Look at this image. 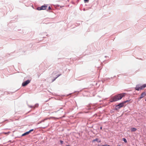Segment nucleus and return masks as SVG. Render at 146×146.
Returning a JSON list of instances; mask_svg holds the SVG:
<instances>
[{"instance_id": "obj_1", "label": "nucleus", "mask_w": 146, "mask_h": 146, "mask_svg": "<svg viewBox=\"0 0 146 146\" xmlns=\"http://www.w3.org/2000/svg\"><path fill=\"white\" fill-rule=\"evenodd\" d=\"M125 93H121L116 95L113 97L111 99L110 102H113L120 100L122 98L125 96L124 94Z\"/></svg>"}, {"instance_id": "obj_2", "label": "nucleus", "mask_w": 146, "mask_h": 146, "mask_svg": "<svg viewBox=\"0 0 146 146\" xmlns=\"http://www.w3.org/2000/svg\"><path fill=\"white\" fill-rule=\"evenodd\" d=\"M124 106V104L122 102L119 103L118 104L116 105L115 107L114 108V110H118L123 107Z\"/></svg>"}, {"instance_id": "obj_3", "label": "nucleus", "mask_w": 146, "mask_h": 146, "mask_svg": "<svg viewBox=\"0 0 146 146\" xmlns=\"http://www.w3.org/2000/svg\"><path fill=\"white\" fill-rule=\"evenodd\" d=\"M47 7V5H43L40 7H38L37 8V9L38 10H45Z\"/></svg>"}, {"instance_id": "obj_4", "label": "nucleus", "mask_w": 146, "mask_h": 146, "mask_svg": "<svg viewBox=\"0 0 146 146\" xmlns=\"http://www.w3.org/2000/svg\"><path fill=\"white\" fill-rule=\"evenodd\" d=\"M30 82V80H28L25 82H23L22 84V86H25L28 84H29Z\"/></svg>"}, {"instance_id": "obj_5", "label": "nucleus", "mask_w": 146, "mask_h": 146, "mask_svg": "<svg viewBox=\"0 0 146 146\" xmlns=\"http://www.w3.org/2000/svg\"><path fill=\"white\" fill-rule=\"evenodd\" d=\"M145 96H146V92H143L141 93V96L138 99L139 100H140Z\"/></svg>"}, {"instance_id": "obj_6", "label": "nucleus", "mask_w": 146, "mask_h": 146, "mask_svg": "<svg viewBox=\"0 0 146 146\" xmlns=\"http://www.w3.org/2000/svg\"><path fill=\"white\" fill-rule=\"evenodd\" d=\"M140 84H137L136 87L135 88V89L137 91H139L141 90L140 87Z\"/></svg>"}, {"instance_id": "obj_7", "label": "nucleus", "mask_w": 146, "mask_h": 146, "mask_svg": "<svg viewBox=\"0 0 146 146\" xmlns=\"http://www.w3.org/2000/svg\"><path fill=\"white\" fill-rule=\"evenodd\" d=\"M141 90H142L146 87V84H144L142 86H140Z\"/></svg>"}, {"instance_id": "obj_8", "label": "nucleus", "mask_w": 146, "mask_h": 146, "mask_svg": "<svg viewBox=\"0 0 146 146\" xmlns=\"http://www.w3.org/2000/svg\"><path fill=\"white\" fill-rule=\"evenodd\" d=\"M137 129L135 128H132L131 129V131L132 132L135 131L137 130Z\"/></svg>"}, {"instance_id": "obj_9", "label": "nucleus", "mask_w": 146, "mask_h": 146, "mask_svg": "<svg viewBox=\"0 0 146 146\" xmlns=\"http://www.w3.org/2000/svg\"><path fill=\"white\" fill-rule=\"evenodd\" d=\"M98 138H96V139H94L93 140V141L94 142V141H97L98 142H101V141H98Z\"/></svg>"}, {"instance_id": "obj_10", "label": "nucleus", "mask_w": 146, "mask_h": 146, "mask_svg": "<svg viewBox=\"0 0 146 146\" xmlns=\"http://www.w3.org/2000/svg\"><path fill=\"white\" fill-rule=\"evenodd\" d=\"M130 101V100H126V101H123V102L124 104L126 103H127V102H129Z\"/></svg>"}, {"instance_id": "obj_11", "label": "nucleus", "mask_w": 146, "mask_h": 146, "mask_svg": "<svg viewBox=\"0 0 146 146\" xmlns=\"http://www.w3.org/2000/svg\"><path fill=\"white\" fill-rule=\"evenodd\" d=\"M28 135V134L26 132L24 133L23 134H22V135H21V136L22 137L23 136H25V135Z\"/></svg>"}, {"instance_id": "obj_12", "label": "nucleus", "mask_w": 146, "mask_h": 146, "mask_svg": "<svg viewBox=\"0 0 146 146\" xmlns=\"http://www.w3.org/2000/svg\"><path fill=\"white\" fill-rule=\"evenodd\" d=\"M122 140L125 143L127 142V140H126V139L125 138H123Z\"/></svg>"}, {"instance_id": "obj_13", "label": "nucleus", "mask_w": 146, "mask_h": 146, "mask_svg": "<svg viewBox=\"0 0 146 146\" xmlns=\"http://www.w3.org/2000/svg\"><path fill=\"white\" fill-rule=\"evenodd\" d=\"M48 119V118H46L44 119H42V120H41L40 121H41V122L42 123V122H44V121L46 120L47 119Z\"/></svg>"}, {"instance_id": "obj_14", "label": "nucleus", "mask_w": 146, "mask_h": 146, "mask_svg": "<svg viewBox=\"0 0 146 146\" xmlns=\"http://www.w3.org/2000/svg\"><path fill=\"white\" fill-rule=\"evenodd\" d=\"M51 9V7L49 6L48 7V10H47V11H48V10H50Z\"/></svg>"}, {"instance_id": "obj_15", "label": "nucleus", "mask_w": 146, "mask_h": 146, "mask_svg": "<svg viewBox=\"0 0 146 146\" xmlns=\"http://www.w3.org/2000/svg\"><path fill=\"white\" fill-rule=\"evenodd\" d=\"M60 142L61 145H62L63 143H64L63 141L61 140H60Z\"/></svg>"}, {"instance_id": "obj_16", "label": "nucleus", "mask_w": 146, "mask_h": 146, "mask_svg": "<svg viewBox=\"0 0 146 146\" xmlns=\"http://www.w3.org/2000/svg\"><path fill=\"white\" fill-rule=\"evenodd\" d=\"M57 78V77L55 78L54 79H52V82H54V81Z\"/></svg>"}, {"instance_id": "obj_17", "label": "nucleus", "mask_w": 146, "mask_h": 146, "mask_svg": "<svg viewBox=\"0 0 146 146\" xmlns=\"http://www.w3.org/2000/svg\"><path fill=\"white\" fill-rule=\"evenodd\" d=\"M61 75V74L56 75V77H57V78L59 76Z\"/></svg>"}, {"instance_id": "obj_18", "label": "nucleus", "mask_w": 146, "mask_h": 146, "mask_svg": "<svg viewBox=\"0 0 146 146\" xmlns=\"http://www.w3.org/2000/svg\"><path fill=\"white\" fill-rule=\"evenodd\" d=\"M89 0H84L85 3L87 2Z\"/></svg>"}, {"instance_id": "obj_19", "label": "nucleus", "mask_w": 146, "mask_h": 146, "mask_svg": "<svg viewBox=\"0 0 146 146\" xmlns=\"http://www.w3.org/2000/svg\"><path fill=\"white\" fill-rule=\"evenodd\" d=\"M28 135L31 132H30V131H27V132Z\"/></svg>"}, {"instance_id": "obj_20", "label": "nucleus", "mask_w": 146, "mask_h": 146, "mask_svg": "<svg viewBox=\"0 0 146 146\" xmlns=\"http://www.w3.org/2000/svg\"><path fill=\"white\" fill-rule=\"evenodd\" d=\"M34 130V129H31L29 130L30 132H31L32 131H33Z\"/></svg>"}, {"instance_id": "obj_21", "label": "nucleus", "mask_w": 146, "mask_h": 146, "mask_svg": "<svg viewBox=\"0 0 146 146\" xmlns=\"http://www.w3.org/2000/svg\"><path fill=\"white\" fill-rule=\"evenodd\" d=\"M42 123V122H41V121H39L38 123V124H40V123Z\"/></svg>"}, {"instance_id": "obj_22", "label": "nucleus", "mask_w": 146, "mask_h": 146, "mask_svg": "<svg viewBox=\"0 0 146 146\" xmlns=\"http://www.w3.org/2000/svg\"><path fill=\"white\" fill-rule=\"evenodd\" d=\"M30 108H32V107H34V106H29Z\"/></svg>"}, {"instance_id": "obj_23", "label": "nucleus", "mask_w": 146, "mask_h": 146, "mask_svg": "<svg viewBox=\"0 0 146 146\" xmlns=\"http://www.w3.org/2000/svg\"><path fill=\"white\" fill-rule=\"evenodd\" d=\"M46 126H47L48 125V123H47L46 125Z\"/></svg>"}, {"instance_id": "obj_24", "label": "nucleus", "mask_w": 146, "mask_h": 146, "mask_svg": "<svg viewBox=\"0 0 146 146\" xmlns=\"http://www.w3.org/2000/svg\"><path fill=\"white\" fill-rule=\"evenodd\" d=\"M105 145L106 146H110V145Z\"/></svg>"}, {"instance_id": "obj_25", "label": "nucleus", "mask_w": 146, "mask_h": 146, "mask_svg": "<svg viewBox=\"0 0 146 146\" xmlns=\"http://www.w3.org/2000/svg\"><path fill=\"white\" fill-rule=\"evenodd\" d=\"M102 129V127H100V129Z\"/></svg>"}, {"instance_id": "obj_26", "label": "nucleus", "mask_w": 146, "mask_h": 146, "mask_svg": "<svg viewBox=\"0 0 146 146\" xmlns=\"http://www.w3.org/2000/svg\"><path fill=\"white\" fill-rule=\"evenodd\" d=\"M66 146H70V145H66Z\"/></svg>"}, {"instance_id": "obj_27", "label": "nucleus", "mask_w": 146, "mask_h": 146, "mask_svg": "<svg viewBox=\"0 0 146 146\" xmlns=\"http://www.w3.org/2000/svg\"><path fill=\"white\" fill-rule=\"evenodd\" d=\"M108 57V56H105V58H106V57Z\"/></svg>"}, {"instance_id": "obj_28", "label": "nucleus", "mask_w": 146, "mask_h": 146, "mask_svg": "<svg viewBox=\"0 0 146 146\" xmlns=\"http://www.w3.org/2000/svg\"><path fill=\"white\" fill-rule=\"evenodd\" d=\"M83 11H85V9L84 8V9H83Z\"/></svg>"}, {"instance_id": "obj_29", "label": "nucleus", "mask_w": 146, "mask_h": 146, "mask_svg": "<svg viewBox=\"0 0 146 146\" xmlns=\"http://www.w3.org/2000/svg\"><path fill=\"white\" fill-rule=\"evenodd\" d=\"M49 100H46L45 101V102H47Z\"/></svg>"}, {"instance_id": "obj_30", "label": "nucleus", "mask_w": 146, "mask_h": 146, "mask_svg": "<svg viewBox=\"0 0 146 146\" xmlns=\"http://www.w3.org/2000/svg\"><path fill=\"white\" fill-rule=\"evenodd\" d=\"M88 109H90V108H89V107H88Z\"/></svg>"}, {"instance_id": "obj_31", "label": "nucleus", "mask_w": 146, "mask_h": 146, "mask_svg": "<svg viewBox=\"0 0 146 146\" xmlns=\"http://www.w3.org/2000/svg\"><path fill=\"white\" fill-rule=\"evenodd\" d=\"M43 127L42 128L44 129L45 128V127Z\"/></svg>"}, {"instance_id": "obj_32", "label": "nucleus", "mask_w": 146, "mask_h": 146, "mask_svg": "<svg viewBox=\"0 0 146 146\" xmlns=\"http://www.w3.org/2000/svg\"><path fill=\"white\" fill-rule=\"evenodd\" d=\"M117 146H121L119 145H118Z\"/></svg>"}, {"instance_id": "obj_33", "label": "nucleus", "mask_w": 146, "mask_h": 146, "mask_svg": "<svg viewBox=\"0 0 146 146\" xmlns=\"http://www.w3.org/2000/svg\"><path fill=\"white\" fill-rule=\"evenodd\" d=\"M72 94V93H70V94H69V95H70V94Z\"/></svg>"}, {"instance_id": "obj_34", "label": "nucleus", "mask_w": 146, "mask_h": 146, "mask_svg": "<svg viewBox=\"0 0 146 146\" xmlns=\"http://www.w3.org/2000/svg\"><path fill=\"white\" fill-rule=\"evenodd\" d=\"M145 101H146V99H145Z\"/></svg>"}]
</instances>
